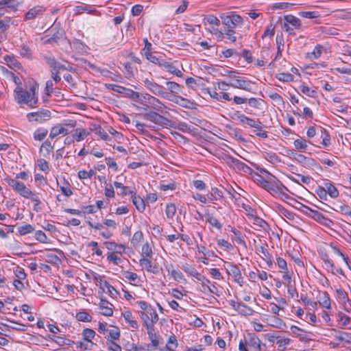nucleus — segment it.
Masks as SVG:
<instances>
[{"mask_svg": "<svg viewBox=\"0 0 351 351\" xmlns=\"http://www.w3.org/2000/svg\"><path fill=\"white\" fill-rule=\"evenodd\" d=\"M38 87L33 85L29 88V90L23 89L22 87L17 86L14 90L15 99L20 104H25L31 108H34L38 102V96L36 95V90Z\"/></svg>", "mask_w": 351, "mask_h": 351, "instance_id": "nucleus-1", "label": "nucleus"}, {"mask_svg": "<svg viewBox=\"0 0 351 351\" xmlns=\"http://www.w3.org/2000/svg\"><path fill=\"white\" fill-rule=\"evenodd\" d=\"M261 172H264L268 174L269 180H264L261 178V186L267 190V191H274L275 193L280 192L282 189H285L286 191H289L288 189L283 185L274 176L270 174L267 170L263 169Z\"/></svg>", "mask_w": 351, "mask_h": 351, "instance_id": "nucleus-2", "label": "nucleus"}, {"mask_svg": "<svg viewBox=\"0 0 351 351\" xmlns=\"http://www.w3.org/2000/svg\"><path fill=\"white\" fill-rule=\"evenodd\" d=\"M144 119L152 121L159 126H172V121L156 110H147L143 114Z\"/></svg>", "mask_w": 351, "mask_h": 351, "instance_id": "nucleus-3", "label": "nucleus"}, {"mask_svg": "<svg viewBox=\"0 0 351 351\" xmlns=\"http://www.w3.org/2000/svg\"><path fill=\"white\" fill-rule=\"evenodd\" d=\"M220 19L222 24L226 26L225 29H234L238 25L243 23V18L234 12H230L228 14L223 13L220 14Z\"/></svg>", "mask_w": 351, "mask_h": 351, "instance_id": "nucleus-4", "label": "nucleus"}, {"mask_svg": "<svg viewBox=\"0 0 351 351\" xmlns=\"http://www.w3.org/2000/svg\"><path fill=\"white\" fill-rule=\"evenodd\" d=\"M147 58L150 60L152 62L158 64L161 66L165 68L168 72L176 75V76L181 77L182 75V73L181 71L178 69L173 63L166 62L163 59H159L158 58L153 56L152 53H146Z\"/></svg>", "mask_w": 351, "mask_h": 351, "instance_id": "nucleus-5", "label": "nucleus"}, {"mask_svg": "<svg viewBox=\"0 0 351 351\" xmlns=\"http://www.w3.org/2000/svg\"><path fill=\"white\" fill-rule=\"evenodd\" d=\"M106 86L108 89L121 93L125 97H129L134 101L141 100L140 93L134 91L132 89L127 88L125 87L117 84H106Z\"/></svg>", "mask_w": 351, "mask_h": 351, "instance_id": "nucleus-6", "label": "nucleus"}, {"mask_svg": "<svg viewBox=\"0 0 351 351\" xmlns=\"http://www.w3.org/2000/svg\"><path fill=\"white\" fill-rule=\"evenodd\" d=\"M6 181L8 185L12 188V189L20 194L23 197H27L31 194V190L29 189L26 186L16 179L8 178Z\"/></svg>", "mask_w": 351, "mask_h": 351, "instance_id": "nucleus-7", "label": "nucleus"}, {"mask_svg": "<svg viewBox=\"0 0 351 351\" xmlns=\"http://www.w3.org/2000/svg\"><path fill=\"white\" fill-rule=\"evenodd\" d=\"M134 106L138 110H143L145 111H147L148 110V108H151L152 109V110H156L160 113H163L164 109L167 108L164 104H162L158 98L155 97H153L149 105L143 104V106L141 107L136 104H134Z\"/></svg>", "mask_w": 351, "mask_h": 351, "instance_id": "nucleus-8", "label": "nucleus"}, {"mask_svg": "<svg viewBox=\"0 0 351 351\" xmlns=\"http://www.w3.org/2000/svg\"><path fill=\"white\" fill-rule=\"evenodd\" d=\"M51 117V112L46 109H40L36 112H32L27 114V118L29 121H36L42 123L48 120Z\"/></svg>", "mask_w": 351, "mask_h": 351, "instance_id": "nucleus-9", "label": "nucleus"}, {"mask_svg": "<svg viewBox=\"0 0 351 351\" xmlns=\"http://www.w3.org/2000/svg\"><path fill=\"white\" fill-rule=\"evenodd\" d=\"M229 304L234 310L238 312L240 315L244 316L252 315L254 312L251 307L247 306L245 304L239 300L235 301L232 300L229 301Z\"/></svg>", "mask_w": 351, "mask_h": 351, "instance_id": "nucleus-10", "label": "nucleus"}, {"mask_svg": "<svg viewBox=\"0 0 351 351\" xmlns=\"http://www.w3.org/2000/svg\"><path fill=\"white\" fill-rule=\"evenodd\" d=\"M257 254L266 262V263H273L274 257L272 253L274 250H269L267 244L256 247Z\"/></svg>", "mask_w": 351, "mask_h": 351, "instance_id": "nucleus-11", "label": "nucleus"}, {"mask_svg": "<svg viewBox=\"0 0 351 351\" xmlns=\"http://www.w3.org/2000/svg\"><path fill=\"white\" fill-rule=\"evenodd\" d=\"M43 60H45V62L51 68V71H58V73H60V71L68 70V68H66L64 64L58 62L53 56L44 55L43 56Z\"/></svg>", "mask_w": 351, "mask_h": 351, "instance_id": "nucleus-12", "label": "nucleus"}, {"mask_svg": "<svg viewBox=\"0 0 351 351\" xmlns=\"http://www.w3.org/2000/svg\"><path fill=\"white\" fill-rule=\"evenodd\" d=\"M226 159L228 165H233L238 170L242 171L245 173H250L252 171V169L250 167L237 158L231 156H226Z\"/></svg>", "mask_w": 351, "mask_h": 351, "instance_id": "nucleus-13", "label": "nucleus"}, {"mask_svg": "<svg viewBox=\"0 0 351 351\" xmlns=\"http://www.w3.org/2000/svg\"><path fill=\"white\" fill-rule=\"evenodd\" d=\"M46 8L41 5H37L31 8L27 12L25 13L24 16L25 21L33 20L37 17H40L43 15Z\"/></svg>", "mask_w": 351, "mask_h": 351, "instance_id": "nucleus-14", "label": "nucleus"}, {"mask_svg": "<svg viewBox=\"0 0 351 351\" xmlns=\"http://www.w3.org/2000/svg\"><path fill=\"white\" fill-rule=\"evenodd\" d=\"M230 86L234 88L242 89L247 91H250L252 82L250 80L242 79H235L229 82Z\"/></svg>", "mask_w": 351, "mask_h": 351, "instance_id": "nucleus-15", "label": "nucleus"}, {"mask_svg": "<svg viewBox=\"0 0 351 351\" xmlns=\"http://www.w3.org/2000/svg\"><path fill=\"white\" fill-rule=\"evenodd\" d=\"M152 250L150 245L148 243H145L142 247L141 258L140 259V263H151L152 258Z\"/></svg>", "mask_w": 351, "mask_h": 351, "instance_id": "nucleus-16", "label": "nucleus"}, {"mask_svg": "<svg viewBox=\"0 0 351 351\" xmlns=\"http://www.w3.org/2000/svg\"><path fill=\"white\" fill-rule=\"evenodd\" d=\"M145 86L151 91L153 94L160 96L161 93L162 92L164 87L162 86L159 85L155 82L150 81L146 79L144 81Z\"/></svg>", "mask_w": 351, "mask_h": 351, "instance_id": "nucleus-17", "label": "nucleus"}, {"mask_svg": "<svg viewBox=\"0 0 351 351\" xmlns=\"http://www.w3.org/2000/svg\"><path fill=\"white\" fill-rule=\"evenodd\" d=\"M336 293L337 300L343 304L345 309H347L348 307H351V300L349 299L348 293L343 289L341 288L337 289Z\"/></svg>", "mask_w": 351, "mask_h": 351, "instance_id": "nucleus-18", "label": "nucleus"}, {"mask_svg": "<svg viewBox=\"0 0 351 351\" xmlns=\"http://www.w3.org/2000/svg\"><path fill=\"white\" fill-rule=\"evenodd\" d=\"M100 313L105 316H112L113 305L105 299L101 298L99 302Z\"/></svg>", "mask_w": 351, "mask_h": 351, "instance_id": "nucleus-19", "label": "nucleus"}, {"mask_svg": "<svg viewBox=\"0 0 351 351\" xmlns=\"http://www.w3.org/2000/svg\"><path fill=\"white\" fill-rule=\"evenodd\" d=\"M291 342V339L289 338L278 336L274 334V343L278 345L280 351H285Z\"/></svg>", "mask_w": 351, "mask_h": 351, "instance_id": "nucleus-20", "label": "nucleus"}, {"mask_svg": "<svg viewBox=\"0 0 351 351\" xmlns=\"http://www.w3.org/2000/svg\"><path fill=\"white\" fill-rule=\"evenodd\" d=\"M288 261H294L295 263H304V258L300 252L294 248L287 252Z\"/></svg>", "mask_w": 351, "mask_h": 351, "instance_id": "nucleus-21", "label": "nucleus"}, {"mask_svg": "<svg viewBox=\"0 0 351 351\" xmlns=\"http://www.w3.org/2000/svg\"><path fill=\"white\" fill-rule=\"evenodd\" d=\"M228 273L232 275L237 283L241 286L243 283V277L240 269L237 267V265H230V268L228 269Z\"/></svg>", "mask_w": 351, "mask_h": 351, "instance_id": "nucleus-22", "label": "nucleus"}, {"mask_svg": "<svg viewBox=\"0 0 351 351\" xmlns=\"http://www.w3.org/2000/svg\"><path fill=\"white\" fill-rule=\"evenodd\" d=\"M146 329L147 330L149 339H150L152 346V348H149L148 350H155L158 346V341L157 335L154 331V326H147Z\"/></svg>", "mask_w": 351, "mask_h": 351, "instance_id": "nucleus-23", "label": "nucleus"}, {"mask_svg": "<svg viewBox=\"0 0 351 351\" xmlns=\"http://www.w3.org/2000/svg\"><path fill=\"white\" fill-rule=\"evenodd\" d=\"M280 269V272L282 273V278L284 280V283L287 286H289L291 284V274L288 271L287 265H278Z\"/></svg>", "mask_w": 351, "mask_h": 351, "instance_id": "nucleus-24", "label": "nucleus"}, {"mask_svg": "<svg viewBox=\"0 0 351 351\" xmlns=\"http://www.w3.org/2000/svg\"><path fill=\"white\" fill-rule=\"evenodd\" d=\"M172 101L186 108H192L193 106L195 104L194 102L189 99L178 95H174V99H172Z\"/></svg>", "mask_w": 351, "mask_h": 351, "instance_id": "nucleus-25", "label": "nucleus"}, {"mask_svg": "<svg viewBox=\"0 0 351 351\" xmlns=\"http://www.w3.org/2000/svg\"><path fill=\"white\" fill-rule=\"evenodd\" d=\"M335 317L339 326H348L351 322V318L341 311H339Z\"/></svg>", "mask_w": 351, "mask_h": 351, "instance_id": "nucleus-26", "label": "nucleus"}, {"mask_svg": "<svg viewBox=\"0 0 351 351\" xmlns=\"http://www.w3.org/2000/svg\"><path fill=\"white\" fill-rule=\"evenodd\" d=\"M132 202L134 205L136 206V209L143 213L145 210V203L143 199H142L140 196L136 195V193L132 196Z\"/></svg>", "mask_w": 351, "mask_h": 351, "instance_id": "nucleus-27", "label": "nucleus"}, {"mask_svg": "<svg viewBox=\"0 0 351 351\" xmlns=\"http://www.w3.org/2000/svg\"><path fill=\"white\" fill-rule=\"evenodd\" d=\"M308 143H311V141L302 137H299L293 142L295 148L300 152H304L308 147Z\"/></svg>", "mask_w": 351, "mask_h": 351, "instance_id": "nucleus-28", "label": "nucleus"}, {"mask_svg": "<svg viewBox=\"0 0 351 351\" xmlns=\"http://www.w3.org/2000/svg\"><path fill=\"white\" fill-rule=\"evenodd\" d=\"M122 315L125 319V321L134 329H137L138 328V324L137 322L134 319V317L132 313L129 311H124L122 313Z\"/></svg>", "mask_w": 351, "mask_h": 351, "instance_id": "nucleus-29", "label": "nucleus"}, {"mask_svg": "<svg viewBox=\"0 0 351 351\" xmlns=\"http://www.w3.org/2000/svg\"><path fill=\"white\" fill-rule=\"evenodd\" d=\"M285 22L287 23L289 25H291L296 29H299L301 27V21L296 16L289 14L284 16Z\"/></svg>", "mask_w": 351, "mask_h": 351, "instance_id": "nucleus-30", "label": "nucleus"}, {"mask_svg": "<svg viewBox=\"0 0 351 351\" xmlns=\"http://www.w3.org/2000/svg\"><path fill=\"white\" fill-rule=\"evenodd\" d=\"M267 322H268V324L271 326H273L276 328L280 329V328H282L283 326H286L285 322L282 319H281L276 316H271V317H269L267 319Z\"/></svg>", "mask_w": 351, "mask_h": 351, "instance_id": "nucleus-31", "label": "nucleus"}, {"mask_svg": "<svg viewBox=\"0 0 351 351\" xmlns=\"http://www.w3.org/2000/svg\"><path fill=\"white\" fill-rule=\"evenodd\" d=\"M4 60L8 66L12 69H20L21 63L16 59L13 56H4Z\"/></svg>", "mask_w": 351, "mask_h": 351, "instance_id": "nucleus-32", "label": "nucleus"}, {"mask_svg": "<svg viewBox=\"0 0 351 351\" xmlns=\"http://www.w3.org/2000/svg\"><path fill=\"white\" fill-rule=\"evenodd\" d=\"M247 345L255 349L256 351L261 350V341L256 336H252L247 341Z\"/></svg>", "mask_w": 351, "mask_h": 351, "instance_id": "nucleus-33", "label": "nucleus"}, {"mask_svg": "<svg viewBox=\"0 0 351 351\" xmlns=\"http://www.w3.org/2000/svg\"><path fill=\"white\" fill-rule=\"evenodd\" d=\"M324 187L326 189L327 194H328L332 198H336L339 196V191L331 182L325 183Z\"/></svg>", "mask_w": 351, "mask_h": 351, "instance_id": "nucleus-34", "label": "nucleus"}, {"mask_svg": "<svg viewBox=\"0 0 351 351\" xmlns=\"http://www.w3.org/2000/svg\"><path fill=\"white\" fill-rule=\"evenodd\" d=\"M290 330L300 340H304L306 338V332L303 329L293 325L290 327Z\"/></svg>", "mask_w": 351, "mask_h": 351, "instance_id": "nucleus-35", "label": "nucleus"}, {"mask_svg": "<svg viewBox=\"0 0 351 351\" xmlns=\"http://www.w3.org/2000/svg\"><path fill=\"white\" fill-rule=\"evenodd\" d=\"M93 127L91 130L97 134L99 135L101 139L104 141L110 140L108 134L101 128L100 125H93Z\"/></svg>", "mask_w": 351, "mask_h": 351, "instance_id": "nucleus-36", "label": "nucleus"}, {"mask_svg": "<svg viewBox=\"0 0 351 351\" xmlns=\"http://www.w3.org/2000/svg\"><path fill=\"white\" fill-rule=\"evenodd\" d=\"M206 217V222L209 223L212 226L216 228L217 230H221L222 228V224L216 217H213L210 214H207Z\"/></svg>", "mask_w": 351, "mask_h": 351, "instance_id": "nucleus-37", "label": "nucleus"}, {"mask_svg": "<svg viewBox=\"0 0 351 351\" xmlns=\"http://www.w3.org/2000/svg\"><path fill=\"white\" fill-rule=\"evenodd\" d=\"M184 271L189 275L195 277L197 280H200L199 276L201 274L193 267L192 265H184L183 267Z\"/></svg>", "mask_w": 351, "mask_h": 351, "instance_id": "nucleus-38", "label": "nucleus"}, {"mask_svg": "<svg viewBox=\"0 0 351 351\" xmlns=\"http://www.w3.org/2000/svg\"><path fill=\"white\" fill-rule=\"evenodd\" d=\"M166 84L167 86V88L172 94L176 95L181 92L182 86L179 84L175 82H167Z\"/></svg>", "mask_w": 351, "mask_h": 351, "instance_id": "nucleus-39", "label": "nucleus"}, {"mask_svg": "<svg viewBox=\"0 0 351 351\" xmlns=\"http://www.w3.org/2000/svg\"><path fill=\"white\" fill-rule=\"evenodd\" d=\"M224 34L226 38L229 40L231 43H235L237 39L238 33L234 29H224Z\"/></svg>", "mask_w": 351, "mask_h": 351, "instance_id": "nucleus-40", "label": "nucleus"}, {"mask_svg": "<svg viewBox=\"0 0 351 351\" xmlns=\"http://www.w3.org/2000/svg\"><path fill=\"white\" fill-rule=\"evenodd\" d=\"M108 332L109 340L116 341L120 338V330L117 327H113L112 329L107 330Z\"/></svg>", "mask_w": 351, "mask_h": 351, "instance_id": "nucleus-41", "label": "nucleus"}, {"mask_svg": "<svg viewBox=\"0 0 351 351\" xmlns=\"http://www.w3.org/2000/svg\"><path fill=\"white\" fill-rule=\"evenodd\" d=\"M260 126H257V128H255V130H254V132L255 134L259 137H261L263 138H267L268 137L267 132L264 130V128L265 127L261 121H260V123L258 124Z\"/></svg>", "mask_w": 351, "mask_h": 351, "instance_id": "nucleus-42", "label": "nucleus"}, {"mask_svg": "<svg viewBox=\"0 0 351 351\" xmlns=\"http://www.w3.org/2000/svg\"><path fill=\"white\" fill-rule=\"evenodd\" d=\"M166 347L167 350L170 351H174V350L178 347V341L176 337L173 334L169 337Z\"/></svg>", "mask_w": 351, "mask_h": 351, "instance_id": "nucleus-43", "label": "nucleus"}, {"mask_svg": "<svg viewBox=\"0 0 351 351\" xmlns=\"http://www.w3.org/2000/svg\"><path fill=\"white\" fill-rule=\"evenodd\" d=\"M95 332L93 329L85 328L82 332L84 340L93 343L91 340L95 337Z\"/></svg>", "mask_w": 351, "mask_h": 351, "instance_id": "nucleus-44", "label": "nucleus"}, {"mask_svg": "<svg viewBox=\"0 0 351 351\" xmlns=\"http://www.w3.org/2000/svg\"><path fill=\"white\" fill-rule=\"evenodd\" d=\"M75 11L76 14H81L84 12H87L88 13H92L95 11V9L88 5H78L75 8Z\"/></svg>", "mask_w": 351, "mask_h": 351, "instance_id": "nucleus-45", "label": "nucleus"}, {"mask_svg": "<svg viewBox=\"0 0 351 351\" xmlns=\"http://www.w3.org/2000/svg\"><path fill=\"white\" fill-rule=\"evenodd\" d=\"M76 318L78 321L89 322L92 320V316L86 311H80L76 314Z\"/></svg>", "mask_w": 351, "mask_h": 351, "instance_id": "nucleus-46", "label": "nucleus"}, {"mask_svg": "<svg viewBox=\"0 0 351 351\" xmlns=\"http://www.w3.org/2000/svg\"><path fill=\"white\" fill-rule=\"evenodd\" d=\"M88 134V132H87L85 129L77 128L75 130V133L73 135V136L77 141H81Z\"/></svg>", "mask_w": 351, "mask_h": 351, "instance_id": "nucleus-47", "label": "nucleus"}, {"mask_svg": "<svg viewBox=\"0 0 351 351\" xmlns=\"http://www.w3.org/2000/svg\"><path fill=\"white\" fill-rule=\"evenodd\" d=\"M300 90L302 93L305 94L306 95H307L310 97H313V98L316 97L317 94L316 90H311L308 86H304V85L300 86Z\"/></svg>", "mask_w": 351, "mask_h": 351, "instance_id": "nucleus-48", "label": "nucleus"}, {"mask_svg": "<svg viewBox=\"0 0 351 351\" xmlns=\"http://www.w3.org/2000/svg\"><path fill=\"white\" fill-rule=\"evenodd\" d=\"M176 212V207L174 204H167L165 209V214L167 218L173 219Z\"/></svg>", "mask_w": 351, "mask_h": 351, "instance_id": "nucleus-49", "label": "nucleus"}, {"mask_svg": "<svg viewBox=\"0 0 351 351\" xmlns=\"http://www.w3.org/2000/svg\"><path fill=\"white\" fill-rule=\"evenodd\" d=\"M34 230L33 226L30 224L26 223L18 228V232L20 235H25L31 233Z\"/></svg>", "mask_w": 351, "mask_h": 351, "instance_id": "nucleus-50", "label": "nucleus"}, {"mask_svg": "<svg viewBox=\"0 0 351 351\" xmlns=\"http://www.w3.org/2000/svg\"><path fill=\"white\" fill-rule=\"evenodd\" d=\"M302 205L304 208L308 210L312 213V217L314 219H315L316 220H317L319 221H322V220H327V219L319 212L315 210H312L307 206H304L303 204H302Z\"/></svg>", "mask_w": 351, "mask_h": 351, "instance_id": "nucleus-51", "label": "nucleus"}, {"mask_svg": "<svg viewBox=\"0 0 351 351\" xmlns=\"http://www.w3.org/2000/svg\"><path fill=\"white\" fill-rule=\"evenodd\" d=\"M75 345L77 349H79L80 350H92L93 343H89L84 340V341H77L75 343Z\"/></svg>", "mask_w": 351, "mask_h": 351, "instance_id": "nucleus-52", "label": "nucleus"}, {"mask_svg": "<svg viewBox=\"0 0 351 351\" xmlns=\"http://www.w3.org/2000/svg\"><path fill=\"white\" fill-rule=\"evenodd\" d=\"M320 305L326 308H330V300L328 294L326 292H324L322 297V301L319 302Z\"/></svg>", "mask_w": 351, "mask_h": 351, "instance_id": "nucleus-53", "label": "nucleus"}, {"mask_svg": "<svg viewBox=\"0 0 351 351\" xmlns=\"http://www.w3.org/2000/svg\"><path fill=\"white\" fill-rule=\"evenodd\" d=\"M199 280L202 282L201 291L204 293H207L208 290L210 289V282L202 275L199 276Z\"/></svg>", "mask_w": 351, "mask_h": 351, "instance_id": "nucleus-54", "label": "nucleus"}, {"mask_svg": "<svg viewBox=\"0 0 351 351\" xmlns=\"http://www.w3.org/2000/svg\"><path fill=\"white\" fill-rule=\"evenodd\" d=\"M47 132L48 131L46 129H38L34 132V137L36 140L42 141L45 138V136L47 134Z\"/></svg>", "mask_w": 351, "mask_h": 351, "instance_id": "nucleus-55", "label": "nucleus"}, {"mask_svg": "<svg viewBox=\"0 0 351 351\" xmlns=\"http://www.w3.org/2000/svg\"><path fill=\"white\" fill-rule=\"evenodd\" d=\"M104 286L107 289L108 293L111 298H117V296L119 295L118 291L107 281H104Z\"/></svg>", "mask_w": 351, "mask_h": 351, "instance_id": "nucleus-56", "label": "nucleus"}, {"mask_svg": "<svg viewBox=\"0 0 351 351\" xmlns=\"http://www.w3.org/2000/svg\"><path fill=\"white\" fill-rule=\"evenodd\" d=\"M106 344L108 348L111 351H121L122 350L121 347L117 343L114 341L109 340V339H107Z\"/></svg>", "mask_w": 351, "mask_h": 351, "instance_id": "nucleus-57", "label": "nucleus"}, {"mask_svg": "<svg viewBox=\"0 0 351 351\" xmlns=\"http://www.w3.org/2000/svg\"><path fill=\"white\" fill-rule=\"evenodd\" d=\"M147 314L149 316V320L150 322L154 324L156 323L158 321V315L156 313V311L151 307L149 308V310L147 311Z\"/></svg>", "mask_w": 351, "mask_h": 351, "instance_id": "nucleus-58", "label": "nucleus"}, {"mask_svg": "<svg viewBox=\"0 0 351 351\" xmlns=\"http://www.w3.org/2000/svg\"><path fill=\"white\" fill-rule=\"evenodd\" d=\"M298 15L306 19H316L319 16L318 12H300Z\"/></svg>", "mask_w": 351, "mask_h": 351, "instance_id": "nucleus-59", "label": "nucleus"}, {"mask_svg": "<svg viewBox=\"0 0 351 351\" xmlns=\"http://www.w3.org/2000/svg\"><path fill=\"white\" fill-rule=\"evenodd\" d=\"M231 232L234 234V239L237 243L245 245V241L241 238V232L239 230L235 229L234 228H232Z\"/></svg>", "mask_w": 351, "mask_h": 351, "instance_id": "nucleus-60", "label": "nucleus"}, {"mask_svg": "<svg viewBox=\"0 0 351 351\" xmlns=\"http://www.w3.org/2000/svg\"><path fill=\"white\" fill-rule=\"evenodd\" d=\"M123 276L125 278L128 279L130 281L133 282L134 285H136V283L138 282V276L136 273H133V272H130V271H125L123 273Z\"/></svg>", "mask_w": 351, "mask_h": 351, "instance_id": "nucleus-61", "label": "nucleus"}, {"mask_svg": "<svg viewBox=\"0 0 351 351\" xmlns=\"http://www.w3.org/2000/svg\"><path fill=\"white\" fill-rule=\"evenodd\" d=\"M95 171L92 169H90L89 171L81 170L78 172V177L80 179L90 178L93 175H95Z\"/></svg>", "mask_w": 351, "mask_h": 351, "instance_id": "nucleus-62", "label": "nucleus"}, {"mask_svg": "<svg viewBox=\"0 0 351 351\" xmlns=\"http://www.w3.org/2000/svg\"><path fill=\"white\" fill-rule=\"evenodd\" d=\"M14 273L16 276V277L19 280H24L26 278V274L23 269L21 268L20 267L17 266L15 269L14 270Z\"/></svg>", "mask_w": 351, "mask_h": 351, "instance_id": "nucleus-63", "label": "nucleus"}, {"mask_svg": "<svg viewBox=\"0 0 351 351\" xmlns=\"http://www.w3.org/2000/svg\"><path fill=\"white\" fill-rule=\"evenodd\" d=\"M315 192L320 199L327 200V191L324 186H319Z\"/></svg>", "mask_w": 351, "mask_h": 351, "instance_id": "nucleus-64", "label": "nucleus"}]
</instances>
